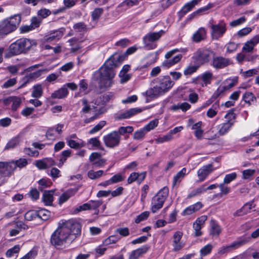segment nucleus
<instances>
[{"label": "nucleus", "mask_w": 259, "mask_h": 259, "mask_svg": "<svg viewBox=\"0 0 259 259\" xmlns=\"http://www.w3.org/2000/svg\"><path fill=\"white\" fill-rule=\"evenodd\" d=\"M146 133L147 132L144 128H142L134 133V139L137 140H142Z\"/></svg>", "instance_id": "8fccbe9b"}, {"label": "nucleus", "mask_w": 259, "mask_h": 259, "mask_svg": "<svg viewBox=\"0 0 259 259\" xmlns=\"http://www.w3.org/2000/svg\"><path fill=\"white\" fill-rule=\"evenodd\" d=\"M77 191L78 189L76 188L68 189L59 197V203L61 204L67 201L70 197L74 195Z\"/></svg>", "instance_id": "5701e85b"}, {"label": "nucleus", "mask_w": 259, "mask_h": 259, "mask_svg": "<svg viewBox=\"0 0 259 259\" xmlns=\"http://www.w3.org/2000/svg\"><path fill=\"white\" fill-rule=\"evenodd\" d=\"M43 93V89L42 85L37 84L33 87V91L31 94L32 97L36 98L41 97Z\"/></svg>", "instance_id": "473e14b6"}, {"label": "nucleus", "mask_w": 259, "mask_h": 259, "mask_svg": "<svg viewBox=\"0 0 259 259\" xmlns=\"http://www.w3.org/2000/svg\"><path fill=\"white\" fill-rule=\"evenodd\" d=\"M66 141L67 142L68 145L71 148L73 149H77L80 147H84L85 144L83 142H82L81 143H77L75 141L72 140V139H69L68 138H67L66 139Z\"/></svg>", "instance_id": "c9c22d12"}, {"label": "nucleus", "mask_w": 259, "mask_h": 259, "mask_svg": "<svg viewBox=\"0 0 259 259\" xmlns=\"http://www.w3.org/2000/svg\"><path fill=\"white\" fill-rule=\"evenodd\" d=\"M139 0H125L118 5V8H121L122 10H126L134 6L138 5Z\"/></svg>", "instance_id": "cd10ccee"}, {"label": "nucleus", "mask_w": 259, "mask_h": 259, "mask_svg": "<svg viewBox=\"0 0 259 259\" xmlns=\"http://www.w3.org/2000/svg\"><path fill=\"white\" fill-rule=\"evenodd\" d=\"M152 83L155 85L143 93V95L152 98H157L167 92L175 84L174 81L168 75L157 77L153 80Z\"/></svg>", "instance_id": "f03ea898"}, {"label": "nucleus", "mask_w": 259, "mask_h": 259, "mask_svg": "<svg viewBox=\"0 0 259 259\" xmlns=\"http://www.w3.org/2000/svg\"><path fill=\"white\" fill-rule=\"evenodd\" d=\"M53 191H45L42 195V201L46 205H52L53 201Z\"/></svg>", "instance_id": "bb28decb"}, {"label": "nucleus", "mask_w": 259, "mask_h": 259, "mask_svg": "<svg viewBox=\"0 0 259 259\" xmlns=\"http://www.w3.org/2000/svg\"><path fill=\"white\" fill-rule=\"evenodd\" d=\"M213 108H210L207 111L206 115L208 117L210 118H212L214 117L217 113L218 111L216 110L217 108H219V104L218 102H215L212 106Z\"/></svg>", "instance_id": "a19ab883"}, {"label": "nucleus", "mask_w": 259, "mask_h": 259, "mask_svg": "<svg viewBox=\"0 0 259 259\" xmlns=\"http://www.w3.org/2000/svg\"><path fill=\"white\" fill-rule=\"evenodd\" d=\"M22 103L21 99L17 96H13L12 105V110L16 111L17 109L20 106Z\"/></svg>", "instance_id": "a18cd8bd"}, {"label": "nucleus", "mask_w": 259, "mask_h": 259, "mask_svg": "<svg viewBox=\"0 0 259 259\" xmlns=\"http://www.w3.org/2000/svg\"><path fill=\"white\" fill-rule=\"evenodd\" d=\"M227 91L226 86L221 85L212 95V99H217L220 95Z\"/></svg>", "instance_id": "c03bdc74"}, {"label": "nucleus", "mask_w": 259, "mask_h": 259, "mask_svg": "<svg viewBox=\"0 0 259 259\" xmlns=\"http://www.w3.org/2000/svg\"><path fill=\"white\" fill-rule=\"evenodd\" d=\"M149 212L148 211H144L141 214L139 215L135 220V223L138 224L141 222L146 220L149 217Z\"/></svg>", "instance_id": "e2e57ef3"}, {"label": "nucleus", "mask_w": 259, "mask_h": 259, "mask_svg": "<svg viewBox=\"0 0 259 259\" xmlns=\"http://www.w3.org/2000/svg\"><path fill=\"white\" fill-rule=\"evenodd\" d=\"M103 12L102 8H96L92 14V18L94 20L98 19Z\"/></svg>", "instance_id": "69168bd1"}, {"label": "nucleus", "mask_w": 259, "mask_h": 259, "mask_svg": "<svg viewBox=\"0 0 259 259\" xmlns=\"http://www.w3.org/2000/svg\"><path fill=\"white\" fill-rule=\"evenodd\" d=\"M117 66L118 64L113 55L94 73L93 78L98 81V87L101 92L106 91L112 86L115 76L114 68Z\"/></svg>", "instance_id": "f257e3e1"}, {"label": "nucleus", "mask_w": 259, "mask_h": 259, "mask_svg": "<svg viewBox=\"0 0 259 259\" xmlns=\"http://www.w3.org/2000/svg\"><path fill=\"white\" fill-rule=\"evenodd\" d=\"M68 94V91L65 86L54 92L51 95L53 99H63L65 98Z\"/></svg>", "instance_id": "b1692460"}, {"label": "nucleus", "mask_w": 259, "mask_h": 259, "mask_svg": "<svg viewBox=\"0 0 259 259\" xmlns=\"http://www.w3.org/2000/svg\"><path fill=\"white\" fill-rule=\"evenodd\" d=\"M20 249L19 245H15L14 247L9 249L6 253L7 257H10L14 255V254L18 253Z\"/></svg>", "instance_id": "37998d69"}, {"label": "nucleus", "mask_w": 259, "mask_h": 259, "mask_svg": "<svg viewBox=\"0 0 259 259\" xmlns=\"http://www.w3.org/2000/svg\"><path fill=\"white\" fill-rule=\"evenodd\" d=\"M205 38V33H194L192 36L193 40L196 42H199Z\"/></svg>", "instance_id": "0e129e2a"}, {"label": "nucleus", "mask_w": 259, "mask_h": 259, "mask_svg": "<svg viewBox=\"0 0 259 259\" xmlns=\"http://www.w3.org/2000/svg\"><path fill=\"white\" fill-rule=\"evenodd\" d=\"M37 218V210H30L27 211L25 215L24 218L27 221H31Z\"/></svg>", "instance_id": "4c0bfd02"}, {"label": "nucleus", "mask_w": 259, "mask_h": 259, "mask_svg": "<svg viewBox=\"0 0 259 259\" xmlns=\"http://www.w3.org/2000/svg\"><path fill=\"white\" fill-rule=\"evenodd\" d=\"M111 184L117 183L123 180V178L120 174L114 175L110 179H109Z\"/></svg>", "instance_id": "774afa93"}, {"label": "nucleus", "mask_w": 259, "mask_h": 259, "mask_svg": "<svg viewBox=\"0 0 259 259\" xmlns=\"http://www.w3.org/2000/svg\"><path fill=\"white\" fill-rule=\"evenodd\" d=\"M73 28L77 31H88L87 26L82 22H79L74 25Z\"/></svg>", "instance_id": "680f3d73"}, {"label": "nucleus", "mask_w": 259, "mask_h": 259, "mask_svg": "<svg viewBox=\"0 0 259 259\" xmlns=\"http://www.w3.org/2000/svg\"><path fill=\"white\" fill-rule=\"evenodd\" d=\"M120 140L121 137L118 135L117 131H113L103 137L105 145L111 148L118 146L120 144Z\"/></svg>", "instance_id": "6e6552de"}, {"label": "nucleus", "mask_w": 259, "mask_h": 259, "mask_svg": "<svg viewBox=\"0 0 259 259\" xmlns=\"http://www.w3.org/2000/svg\"><path fill=\"white\" fill-rule=\"evenodd\" d=\"M213 56L214 54L211 50L200 49L194 54L193 58L197 63L202 65L208 62Z\"/></svg>", "instance_id": "0eeeda50"}, {"label": "nucleus", "mask_w": 259, "mask_h": 259, "mask_svg": "<svg viewBox=\"0 0 259 259\" xmlns=\"http://www.w3.org/2000/svg\"><path fill=\"white\" fill-rule=\"evenodd\" d=\"M41 22V19L36 17H33L31 20V24L29 25H23L20 27V31L21 32H27L32 30L35 28L39 26Z\"/></svg>", "instance_id": "9b49d317"}, {"label": "nucleus", "mask_w": 259, "mask_h": 259, "mask_svg": "<svg viewBox=\"0 0 259 259\" xmlns=\"http://www.w3.org/2000/svg\"><path fill=\"white\" fill-rule=\"evenodd\" d=\"M243 100L250 105L251 102L256 100V98L252 93L246 92L243 96Z\"/></svg>", "instance_id": "49530a36"}, {"label": "nucleus", "mask_w": 259, "mask_h": 259, "mask_svg": "<svg viewBox=\"0 0 259 259\" xmlns=\"http://www.w3.org/2000/svg\"><path fill=\"white\" fill-rule=\"evenodd\" d=\"M17 41L23 53L30 50L33 46H36V43L34 40H31L27 38H21L17 40Z\"/></svg>", "instance_id": "6ab92c4d"}, {"label": "nucleus", "mask_w": 259, "mask_h": 259, "mask_svg": "<svg viewBox=\"0 0 259 259\" xmlns=\"http://www.w3.org/2000/svg\"><path fill=\"white\" fill-rule=\"evenodd\" d=\"M226 25L223 21H220L218 24L210 26L213 32H225L226 31Z\"/></svg>", "instance_id": "2f4dec72"}, {"label": "nucleus", "mask_w": 259, "mask_h": 259, "mask_svg": "<svg viewBox=\"0 0 259 259\" xmlns=\"http://www.w3.org/2000/svg\"><path fill=\"white\" fill-rule=\"evenodd\" d=\"M158 123V120L155 119L153 120L150 121L147 125H146L143 128L147 132L154 129L156 127Z\"/></svg>", "instance_id": "09e8293b"}, {"label": "nucleus", "mask_w": 259, "mask_h": 259, "mask_svg": "<svg viewBox=\"0 0 259 259\" xmlns=\"http://www.w3.org/2000/svg\"><path fill=\"white\" fill-rule=\"evenodd\" d=\"M253 201L245 203L240 209L237 210L234 213V216H242L249 212L252 208L254 207Z\"/></svg>", "instance_id": "4be33fe9"}, {"label": "nucleus", "mask_w": 259, "mask_h": 259, "mask_svg": "<svg viewBox=\"0 0 259 259\" xmlns=\"http://www.w3.org/2000/svg\"><path fill=\"white\" fill-rule=\"evenodd\" d=\"M141 111L142 109L141 108H132L120 114L118 118L120 119L128 118Z\"/></svg>", "instance_id": "393cba45"}, {"label": "nucleus", "mask_w": 259, "mask_h": 259, "mask_svg": "<svg viewBox=\"0 0 259 259\" xmlns=\"http://www.w3.org/2000/svg\"><path fill=\"white\" fill-rule=\"evenodd\" d=\"M104 173V171L102 170H100L97 171H94L93 170H90L88 172V177L92 180H95L100 178Z\"/></svg>", "instance_id": "58836bf2"}, {"label": "nucleus", "mask_w": 259, "mask_h": 259, "mask_svg": "<svg viewBox=\"0 0 259 259\" xmlns=\"http://www.w3.org/2000/svg\"><path fill=\"white\" fill-rule=\"evenodd\" d=\"M17 83L16 78H10L7 80L2 85V89H8L14 86Z\"/></svg>", "instance_id": "4d7b16f0"}, {"label": "nucleus", "mask_w": 259, "mask_h": 259, "mask_svg": "<svg viewBox=\"0 0 259 259\" xmlns=\"http://www.w3.org/2000/svg\"><path fill=\"white\" fill-rule=\"evenodd\" d=\"M245 243V241L244 240L240 241H235L232 243L231 245L223 246L220 248L218 250V253L220 254H224L226 252L230 251L231 249L236 248Z\"/></svg>", "instance_id": "a211bd4d"}, {"label": "nucleus", "mask_w": 259, "mask_h": 259, "mask_svg": "<svg viewBox=\"0 0 259 259\" xmlns=\"http://www.w3.org/2000/svg\"><path fill=\"white\" fill-rule=\"evenodd\" d=\"M169 193L168 188L164 187L160 189L152 199L151 211L155 213L163 206Z\"/></svg>", "instance_id": "39448f33"}, {"label": "nucleus", "mask_w": 259, "mask_h": 259, "mask_svg": "<svg viewBox=\"0 0 259 259\" xmlns=\"http://www.w3.org/2000/svg\"><path fill=\"white\" fill-rule=\"evenodd\" d=\"M172 139V137L170 135H169V133L167 134L166 135L163 136L162 137H159L157 139L155 140L156 143L157 144L159 143H162L165 142H168L170 140H171Z\"/></svg>", "instance_id": "bf43d9fd"}, {"label": "nucleus", "mask_w": 259, "mask_h": 259, "mask_svg": "<svg viewBox=\"0 0 259 259\" xmlns=\"http://www.w3.org/2000/svg\"><path fill=\"white\" fill-rule=\"evenodd\" d=\"M114 94L112 92H108L100 96L96 101L95 104L97 105H105L107 103L113 100Z\"/></svg>", "instance_id": "412c9836"}, {"label": "nucleus", "mask_w": 259, "mask_h": 259, "mask_svg": "<svg viewBox=\"0 0 259 259\" xmlns=\"http://www.w3.org/2000/svg\"><path fill=\"white\" fill-rule=\"evenodd\" d=\"M183 236V233L180 231H177L173 236V250L177 251L181 250L184 246V245L180 242Z\"/></svg>", "instance_id": "4468645a"}, {"label": "nucleus", "mask_w": 259, "mask_h": 259, "mask_svg": "<svg viewBox=\"0 0 259 259\" xmlns=\"http://www.w3.org/2000/svg\"><path fill=\"white\" fill-rule=\"evenodd\" d=\"M237 178V174L236 172H232L230 174H227L225 176L224 182L225 184H229L232 181L235 180Z\"/></svg>", "instance_id": "6e6d98bb"}, {"label": "nucleus", "mask_w": 259, "mask_h": 259, "mask_svg": "<svg viewBox=\"0 0 259 259\" xmlns=\"http://www.w3.org/2000/svg\"><path fill=\"white\" fill-rule=\"evenodd\" d=\"M19 45V44L17 40L12 44L9 48L8 52L6 55V57L10 58L23 53L21 47Z\"/></svg>", "instance_id": "dca6fc26"}, {"label": "nucleus", "mask_w": 259, "mask_h": 259, "mask_svg": "<svg viewBox=\"0 0 259 259\" xmlns=\"http://www.w3.org/2000/svg\"><path fill=\"white\" fill-rule=\"evenodd\" d=\"M51 215V212L46 209L42 208L37 210V218H39L43 221L48 220L50 218Z\"/></svg>", "instance_id": "f704fd0d"}, {"label": "nucleus", "mask_w": 259, "mask_h": 259, "mask_svg": "<svg viewBox=\"0 0 259 259\" xmlns=\"http://www.w3.org/2000/svg\"><path fill=\"white\" fill-rule=\"evenodd\" d=\"M212 171V164L203 166L198 170L197 175L200 181H204L206 177Z\"/></svg>", "instance_id": "aec40b11"}, {"label": "nucleus", "mask_w": 259, "mask_h": 259, "mask_svg": "<svg viewBox=\"0 0 259 259\" xmlns=\"http://www.w3.org/2000/svg\"><path fill=\"white\" fill-rule=\"evenodd\" d=\"M222 231L220 226L214 221H211L210 234L213 236H219Z\"/></svg>", "instance_id": "7c9ffc66"}, {"label": "nucleus", "mask_w": 259, "mask_h": 259, "mask_svg": "<svg viewBox=\"0 0 259 259\" xmlns=\"http://www.w3.org/2000/svg\"><path fill=\"white\" fill-rule=\"evenodd\" d=\"M182 58V55L181 54H179L171 59H166V60L162 63V66L169 68L178 63L181 60Z\"/></svg>", "instance_id": "a878e982"}, {"label": "nucleus", "mask_w": 259, "mask_h": 259, "mask_svg": "<svg viewBox=\"0 0 259 259\" xmlns=\"http://www.w3.org/2000/svg\"><path fill=\"white\" fill-rule=\"evenodd\" d=\"M62 224H60L59 227L52 233L50 242L56 248L62 246L66 243H71L75 237L66 231Z\"/></svg>", "instance_id": "7ed1b4c3"}, {"label": "nucleus", "mask_w": 259, "mask_h": 259, "mask_svg": "<svg viewBox=\"0 0 259 259\" xmlns=\"http://www.w3.org/2000/svg\"><path fill=\"white\" fill-rule=\"evenodd\" d=\"M212 77V73L210 72H206L201 75V78L206 85L211 83V80Z\"/></svg>", "instance_id": "79ce46f5"}, {"label": "nucleus", "mask_w": 259, "mask_h": 259, "mask_svg": "<svg viewBox=\"0 0 259 259\" xmlns=\"http://www.w3.org/2000/svg\"><path fill=\"white\" fill-rule=\"evenodd\" d=\"M62 224L64 228L66 229V231L74 236L75 239L78 235H80L81 225L76 220L73 219L69 220L63 222Z\"/></svg>", "instance_id": "423d86ee"}, {"label": "nucleus", "mask_w": 259, "mask_h": 259, "mask_svg": "<svg viewBox=\"0 0 259 259\" xmlns=\"http://www.w3.org/2000/svg\"><path fill=\"white\" fill-rule=\"evenodd\" d=\"M90 204V209H94L96 210V213L98 214L99 212V210H97V208L102 205V201H93L91 200Z\"/></svg>", "instance_id": "13d9d810"}, {"label": "nucleus", "mask_w": 259, "mask_h": 259, "mask_svg": "<svg viewBox=\"0 0 259 259\" xmlns=\"http://www.w3.org/2000/svg\"><path fill=\"white\" fill-rule=\"evenodd\" d=\"M194 7L189 2L185 4L181 10L179 12L178 15L180 17H183L186 14L189 12Z\"/></svg>", "instance_id": "e433bc0d"}, {"label": "nucleus", "mask_w": 259, "mask_h": 259, "mask_svg": "<svg viewBox=\"0 0 259 259\" xmlns=\"http://www.w3.org/2000/svg\"><path fill=\"white\" fill-rule=\"evenodd\" d=\"M51 14V11L49 9H42L37 12V15L40 17V19H44L49 16Z\"/></svg>", "instance_id": "052dcab7"}, {"label": "nucleus", "mask_w": 259, "mask_h": 259, "mask_svg": "<svg viewBox=\"0 0 259 259\" xmlns=\"http://www.w3.org/2000/svg\"><path fill=\"white\" fill-rule=\"evenodd\" d=\"M76 2L77 0H63L64 8L62 9L58 10V12H61L65 9H69L73 7L76 4Z\"/></svg>", "instance_id": "3c124183"}, {"label": "nucleus", "mask_w": 259, "mask_h": 259, "mask_svg": "<svg viewBox=\"0 0 259 259\" xmlns=\"http://www.w3.org/2000/svg\"><path fill=\"white\" fill-rule=\"evenodd\" d=\"M13 161L15 163L16 168L18 167L21 169L28 164L27 160L25 158H19L18 160H13Z\"/></svg>", "instance_id": "de8ad7c7"}, {"label": "nucleus", "mask_w": 259, "mask_h": 259, "mask_svg": "<svg viewBox=\"0 0 259 259\" xmlns=\"http://www.w3.org/2000/svg\"><path fill=\"white\" fill-rule=\"evenodd\" d=\"M3 166H2V168H4V170L2 172L6 177H10L13 174L14 171L16 169L15 163L13 160L10 161L9 162H2Z\"/></svg>", "instance_id": "ddd939ff"}, {"label": "nucleus", "mask_w": 259, "mask_h": 259, "mask_svg": "<svg viewBox=\"0 0 259 259\" xmlns=\"http://www.w3.org/2000/svg\"><path fill=\"white\" fill-rule=\"evenodd\" d=\"M21 15L15 14L0 21V32H13L17 30L21 22Z\"/></svg>", "instance_id": "20e7f679"}, {"label": "nucleus", "mask_w": 259, "mask_h": 259, "mask_svg": "<svg viewBox=\"0 0 259 259\" xmlns=\"http://www.w3.org/2000/svg\"><path fill=\"white\" fill-rule=\"evenodd\" d=\"M199 66L196 65L188 66L184 71V74L186 76L190 75L195 72L198 69Z\"/></svg>", "instance_id": "603ef678"}, {"label": "nucleus", "mask_w": 259, "mask_h": 259, "mask_svg": "<svg viewBox=\"0 0 259 259\" xmlns=\"http://www.w3.org/2000/svg\"><path fill=\"white\" fill-rule=\"evenodd\" d=\"M187 174V169L186 168H183L181 170L179 171L176 176L174 177L172 186H175L177 183L181 182V180L185 177Z\"/></svg>", "instance_id": "72a5a7b5"}, {"label": "nucleus", "mask_w": 259, "mask_h": 259, "mask_svg": "<svg viewBox=\"0 0 259 259\" xmlns=\"http://www.w3.org/2000/svg\"><path fill=\"white\" fill-rule=\"evenodd\" d=\"M106 124V121L102 120L100 121L98 124L95 126L92 130L89 132L90 134H94L97 132L101 130Z\"/></svg>", "instance_id": "5fc2aeb1"}, {"label": "nucleus", "mask_w": 259, "mask_h": 259, "mask_svg": "<svg viewBox=\"0 0 259 259\" xmlns=\"http://www.w3.org/2000/svg\"><path fill=\"white\" fill-rule=\"evenodd\" d=\"M225 118H227L228 120L226 122L223 123L219 125L220 128L219 133L221 136L226 134L233 125V122H232L231 120L235 118V114L233 111L230 110L226 115Z\"/></svg>", "instance_id": "1a4fd4ad"}, {"label": "nucleus", "mask_w": 259, "mask_h": 259, "mask_svg": "<svg viewBox=\"0 0 259 259\" xmlns=\"http://www.w3.org/2000/svg\"><path fill=\"white\" fill-rule=\"evenodd\" d=\"M18 143L19 141L18 138H13L9 141V142L7 144L4 150H7L13 149L18 144Z\"/></svg>", "instance_id": "864d4df0"}, {"label": "nucleus", "mask_w": 259, "mask_h": 259, "mask_svg": "<svg viewBox=\"0 0 259 259\" xmlns=\"http://www.w3.org/2000/svg\"><path fill=\"white\" fill-rule=\"evenodd\" d=\"M71 150H66L63 151L60 154V158L59 160V162L57 165L61 167L63 165L64 163L66 161L67 158L69 157L71 155Z\"/></svg>", "instance_id": "c85d7f7f"}, {"label": "nucleus", "mask_w": 259, "mask_h": 259, "mask_svg": "<svg viewBox=\"0 0 259 259\" xmlns=\"http://www.w3.org/2000/svg\"><path fill=\"white\" fill-rule=\"evenodd\" d=\"M230 63L229 59L223 57H213L211 65L216 69H221L228 66Z\"/></svg>", "instance_id": "f8f14e48"}, {"label": "nucleus", "mask_w": 259, "mask_h": 259, "mask_svg": "<svg viewBox=\"0 0 259 259\" xmlns=\"http://www.w3.org/2000/svg\"><path fill=\"white\" fill-rule=\"evenodd\" d=\"M259 42V34L256 35L250 40L247 41L244 45L243 51L249 53L252 51L253 48Z\"/></svg>", "instance_id": "2eb2a0df"}, {"label": "nucleus", "mask_w": 259, "mask_h": 259, "mask_svg": "<svg viewBox=\"0 0 259 259\" xmlns=\"http://www.w3.org/2000/svg\"><path fill=\"white\" fill-rule=\"evenodd\" d=\"M226 184L224 183H221L219 185V187L220 189V193L219 194H215L213 198H215L217 197H221L223 195H225L228 194L231 191V188L227 186H226Z\"/></svg>", "instance_id": "c756f323"}, {"label": "nucleus", "mask_w": 259, "mask_h": 259, "mask_svg": "<svg viewBox=\"0 0 259 259\" xmlns=\"http://www.w3.org/2000/svg\"><path fill=\"white\" fill-rule=\"evenodd\" d=\"M161 33H149L143 38L145 47L147 50H152L156 47V45L153 42L158 40L161 37Z\"/></svg>", "instance_id": "9d476101"}, {"label": "nucleus", "mask_w": 259, "mask_h": 259, "mask_svg": "<svg viewBox=\"0 0 259 259\" xmlns=\"http://www.w3.org/2000/svg\"><path fill=\"white\" fill-rule=\"evenodd\" d=\"M146 175V172L138 173V172H132L130 177L127 179L128 184H132L135 181H137V183L140 184L145 179Z\"/></svg>", "instance_id": "f3484780"}, {"label": "nucleus", "mask_w": 259, "mask_h": 259, "mask_svg": "<svg viewBox=\"0 0 259 259\" xmlns=\"http://www.w3.org/2000/svg\"><path fill=\"white\" fill-rule=\"evenodd\" d=\"M246 21L244 17H240L236 20H235L230 23V25L232 27H236L243 23Z\"/></svg>", "instance_id": "338daca9"}, {"label": "nucleus", "mask_w": 259, "mask_h": 259, "mask_svg": "<svg viewBox=\"0 0 259 259\" xmlns=\"http://www.w3.org/2000/svg\"><path fill=\"white\" fill-rule=\"evenodd\" d=\"M212 248L213 246L210 244L205 245L200 250L201 256L202 257L210 254L212 251Z\"/></svg>", "instance_id": "ea45409f"}]
</instances>
